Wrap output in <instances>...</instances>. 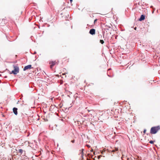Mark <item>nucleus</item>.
I'll list each match as a JSON object with an SVG mask.
<instances>
[{"label":"nucleus","mask_w":160,"mask_h":160,"mask_svg":"<svg viewBox=\"0 0 160 160\" xmlns=\"http://www.w3.org/2000/svg\"><path fill=\"white\" fill-rule=\"evenodd\" d=\"M160 130L159 126L152 127L150 130V132L151 134H155Z\"/></svg>","instance_id":"obj_1"},{"label":"nucleus","mask_w":160,"mask_h":160,"mask_svg":"<svg viewBox=\"0 0 160 160\" xmlns=\"http://www.w3.org/2000/svg\"><path fill=\"white\" fill-rule=\"evenodd\" d=\"M14 70H12L11 72L10 73H13L14 74H16L17 73L19 72V68L18 66H13Z\"/></svg>","instance_id":"obj_2"},{"label":"nucleus","mask_w":160,"mask_h":160,"mask_svg":"<svg viewBox=\"0 0 160 160\" xmlns=\"http://www.w3.org/2000/svg\"><path fill=\"white\" fill-rule=\"evenodd\" d=\"M31 68H33L32 67V65H29L27 66H25L23 70L25 71L28 69H30Z\"/></svg>","instance_id":"obj_3"},{"label":"nucleus","mask_w":160,"mask_h":160,"mask_svg":"<svg viewBox=\"0 0 160 160\" xmlns=\"http://www.w3.org/2000/svg\"><path fill=\"white\" fill-rule=\"evenodd\" d=\"M56 63L57 62L56 61L50 62L49 63L51 64L50 66L51 68H52L53 66L56 64Z\"/></svg>","instance_id":"obj_4"},{"label":"nucleus","mask_w":160,"mask_h":160,"mask_svg":"<svg viewBox=\"0 0 160 160\" xmlns=\"http://www.w3.org/2000/svg\"><path fill=\"white\" fill-rule=\"evenodd\" d=\"M89 33L92 35L95 33V30L94 29H92L89 31Z\"/></svg>","instance_id":"obj_5"},{"label":"nucleus","mask_w":160,"mask_h":160,"mask_svg":"<svg viewBox=\"0 0 160 160\" xmlns=\"http://www.w3.org/2000/svg\"><path fill=\"white\" fill-rule=\"evenodd\" d=\"M17 110H18V109L17 108H13V112L14 113V114L16 115H17L18 114Z\"/></svg>","instance_id":"obj_6"},{"label":"nucleus","mask_w":160,"mask_h":160,"mask_svg":"<svg viewBox=\"0 0 160 160\" xmlns=\"http://www.w3.org/2000/svg\"><path fill=\"white\" fill-rule=\"evenodd\" d=\"M146 16L144 14L141 16V21L145 19Z\"/></svg>","instance_id":"obj_7"},{"label":"nucleus","mask_w":160,"mask_h":160,"mask_svg":"<svg viewBox=\"0 0 160 160\" xmlns=\"http://www.w3.org/2000/svg\"><path fill=\"white\" fill-rule=\"evenodd\" d=\"M18 152H19L20 153V154H21L23 152V151L22 149H19Z\"/></svg>","instance_id":"obj_8"},{"label":"nucleus","mask_w":160,"mask_h":160,"mask_svg":"<svg viewBox=\"0 0 160 160\" xmlns=\"http://www.w3.org/2000/svg\"><path fill=\"white\" fill-rule=\"evenodd\" d=\"M118 148H115V150H113L112 151V152H115V151H118Z\"/></svg>","instance_id":"obj_9"},{"label":"nucleus","mask_w":160,"mask_h":160,"mask_svg":"<svg viewBox=\"0 0 160 160\" xmlns=\"http://www.w3.org/2000/svg\"><path fill=\"white\" fill-rule=\"evenodd\" d=\"M88 112H92V113H94V111L93 110H88Z\"/></svg>","instance_id":"obj_10"},{"label":"nucleus","mask_w":160,"mask_h":160,"mask_svg":"<svg viewBox=\"0 0 160 160\" xmlns=\"http://www.w3.org/2000/svg\"><path fill=\"white\" fill-rule=\"evenodd\" d=\"M100 42L102 44H103L104 43V41L102 40H100Z\"/></svg>","instance_id":"obj_11"},{"label":"nucleus","mask_w":160,"mask_h":160,"mask_svg":"<svg viewBox=\"0 0 160 160\" xmlns=\"http://www.w3.org/2000/svg\"><path fill=\"white\" fill-rule=\"evenodd\" d=\"M78 124L79 126L80 125H81L82 124V122H80L79 121H77Z\"/></svg>","instance_id":"obj_12"},{"label":"nucleus","mask_w":160,"mask_h":160,"mask_svg":"<svg viewBox=\"0 0 160 160\" xmlns=\"http://www.w3.org/2000/svg\"><path fill=\"white\" fill-rule=\"evenodd\" d=\"M154 142V141L152 140H151L149 141V143L151 144H153Z\"/></svg>","instance_id":"obj_13"},{"label":"nucleus","mask_w":160,"mask_h":160,"mask_svg":"<svg viewBox=\"0 0 160 160\" xmlns=\"http://www.w3.org/2000/svg\"><path fill=\"white\" fill-rule=\"evenodd\" d=\"M97 19H95L94 20V24H95V23L96 22H97Z\"/></svg>","instance_id":"obj_14"},{"label":"nucleus","mask_w":160,"mask_h":160,"mask_svg":"<svg viewBox=\"0 0 160 160\" xmlns=\"http://www.w3.org/2000/svg\"><path fill=\"white\" fill-rule=\"evenodd\" d=\"M83 156H84V155H81V157H82V160L83 159Z\"/></svg>","instance_id":"obj_15"},{"label":"nucleus","mask_w":160,"mask_h":160,"mask_svg":"<svg viewBox=\"0 0 160 160\" xmlns=\"http://www.w3.org/2000/svg\"><path fill=\"white\" fill-rule=\"evenodd\" d=\"M81 155H84V153H83V152H82L81 153Z\"/></svg>","instance_id":"obj_16"},{"label":"nucleus","mask_w":160,"mask_h":160,"mask_svg":"<svg viewBox=\"0 0 160 160\" xmlns=\"http://www.w3.org/2000/svg\"><path fill=\"white\" fill-rule=\"evenodd\" d=\"M71 142L73 143L74 142V140H72Z\"/></svg>","instance_id":"obj_17"},{"label":"nucleus","mask_w":160,"mask_h":160,"mask_svg":"<svg viewBox=\"0 0 160 160\" xmlns=\"http://www.w3.org/2000/svg\"><path fill=\"white\" fill-rule=\"evenodd\" d=\"M87 146L88 147V148H90V146H89V145H87Z\"/></svg>","instance_id":"obj_18"},{"label":"nucleus","mask_w":160,"mask_h":160,"mask_svg":"<svg viewBox=\"0 0 160 160\" xmlns=\"http://www.w3.org/2000/svg\"><path fill=\"white\" fill-rule=\"evenodd\" d=\"M84 150V149H82V152H83Z\"/></svg>","instance_id":"obj_19"},{"label":"nucleus","mask_w":160,"mask_h":160,"mask_svg":"<svg viewBox=\"0 0 160 160\" xmlns=\"http://www.w3.org/2000/svg\"><path fill=\"white\" fill-rule=\"evenodd\" d=\"M146 130H144V132H143L144 133H145V132H146Z\"/></svg>","instance_id":"obj_20"},{"label":"nucleus","mask_w":160,"mask_h":160,"mask_svg":"<svg viewBox=\"0 0 160 160\" xmlns=\"http://www.w3.org/2000/svg\"><path fill=\"white\" fill-rule=\"evenodd\" d=\"M100 157H101V156H98V159L100 158Z\"/></svg>","instance_id":"obj_21"},{"label":"nucleus","mask_w":160,"mask_h":160,"mask_svg":"<svg viewBox=\"0 0 160 160\" xmlns=\"http://www.w3.org/2000/svg\"><path fill=\"white\" fill-rule=\"evenodd\" d=\"M70 1L71 3L72 2V0H70Z\"/></svg>","instance_id":"obj_22"},{"label":"nucleus","mask_w":160,"mask_h":160,"mask_svg":"<svg viewBox=\"0 0 160 160\" xmlns=\"http://www.w3.org/2000/svg\"><path fill=\"white\" fill-rule=\"evenodd\" d=\"M93 149H92L90 151L92 152H93Z\"/></svg>","instance_id":"obj_23"},{"label":"nucleus","mask_w":160,"mask_h":160,"mask_svg":"<svg viewBox=\"0 0 160 160\" xmlns=\"http://www.w3.org/2000/svg\"><path fill=\"white\" fill-rule=\"evenodd\" d=\"M136 28H137L136 27H135L134 28V29L135 30H136Z\"/></svg>","instance_id":"obj_24"},{"label":"nucleus","mask_w":160,"mask_h":160,"mask_svg":"<svg viewBox=\"0 0 160 160\" xmlns=\"http://www.w3.org/2000/svg\"><path fill=\"white\" fill-rule=\"evenodd\" d=\"M91 112V115L93 113H92V112Z\"/></svg>","instance_id":"obj_25"},{"label":"nucleus","mask_w":160,"mask_h":160,"mask_svg":"<svg viewBox=\"0 0 160 160\" xmlns=\"http://www.w3.org/2000/svg\"><path fill=\"white\" fill-rule=\"evenodd\" d=\"M138 20L140 21V18L138 19Z\"/></svg>","instance_id":"obj_26"}]
</instances>
